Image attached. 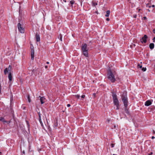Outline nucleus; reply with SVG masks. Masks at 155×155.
Masks as SVG:
<instances>
[{
    "mask_svg": "<svg viewBox=\"0 0 155 155\" xmlns=\"http://www.w3.org/2000/svg\"><path fill=\"white\" fill-rule=\"evenodd\" d=\"M115 74L116 72L114 70L110 68L108 70L107 78L112 82H114L116 81L115 77Z\"/></svg>",
    "mask_w": 155,
    "mask_h": 155,
    "instance_id": "nucleus-1",
    "label": "nucleus"
},
{
    "mask_svg": "<svg viewBox=\"0 0 155 155\" xmlns=\"http://www.w3.org/2000/svg\"><path fill=\"white\" fill-rule=\"evenodd\" d=\"M39 116V120L41 126L44 127V124L46 125L45 121H47V120L45 114L44 113L41 114L40 112H38Z\"/></svg>",
    "mask_w": 155,
    "mask_h": 155,
    "instance_id": "nucleus-2",
    "label": "nucleus"
},
{
    "mask_svg": "<svg viewBox=\"0 0 155 155\" xmlns=\"http://www.w3.org/2000/svg\"><path fill=\"white\" fill-rule=\"evenodd\" d=\"M113 97L114 104L116 107V109L117 110H118L119 109L120 104L117 96L116 94H114L113 95Z\"/></svg>",
    "mask_w": 155,
    "mask_h": 155,
    "instance_id": "nucleus-3",
    "label": "nucleus"
},
{
    "mask_svg": "<svg viewBox=\"0 0 155 155\" xmlns=\"http://www.w3.org/2000/svg\"><path fill=\"white\" fill-rule=\"evenodd\" d=\"M31 58L32 60H33L34 57L35 51L34 50V48L32 45H31Z\"/></svg>",
    "mask_w": 155,
    "mask_h": 155,
    "instance_id": "nucleus-4",
    "label": "nucleus"
},
{
    "mask_svg": "<svg viewBox=\"0 0 155 155\" xmlns=\"http://www.w3.org/2000/svg\"><path fill=\"white\" fill-rule=\"evenodd\" d=\"M122 100L124 103V106L127 107L128 105V101L127 97H125L122 98Z\"/></svg>",
    "mask_w": 155,
    "mask_h": 155,
    "instance_id": "nucleus-5",
    "label": "nucleus"
},
{
    "mask_svg": "<svg viewBox=\"0 0 155 155\" xmlns=\"http://www.w3.org/2000/svg\"><path fill=\"white\" fill-rule=\"evenodd\" d=\"M18 29L21 33H24V28L21 25L20 23H18Z\"/></svg>",
    "mask_w": 155,
    "mask_h": 155,
    "instance_id": "nucleus-6",
    "label": "nucleus"
},
{
    "mask_svg": "<svg viewBox=\"0 0 155 155\" xmlns=\"http://www.w3.org/2000/svg\"><path fill=\"white\" fill-rule=\"evenodd\" d=\"M81 48L82 51H88V49L87 48V45L85 44H83L81 47Z\"/></svg>",
    "mask_w": 155,
    "mask_h": 155,
    "instance_id": "nucleus-7",
    "label": "nucleus"
},
{
    "mask_svg": "<svg viewBox=\"0 0 155 155\" xmlns=\"http://www.w3.org/2000/svg\"><path fill=\"white\" fill-rule=\"evenodd\" d=\"M12 70V67L11 65H9L8 68H6L4 70L5 74L6 75L8 72H11Z\"/></svg>",
    "mask_w": 155,
    "mask_h": 155,
    "instance_id": "nucleus-8",
    "label": "nucleus"
},
{
    "mask_svg": "<svg viewBox=\"0 0 155 155\" xmlns=\"http://www.w3.org/2000/svg\"><path fill=\"white\" fill-rule=\"evenodd\" d=\"M147 36L146 35H145L143 37L142 39L140 40L141 42L142 43H146L147 42Z\"/></svg>",
    "mask_w": 155,
    "mask_h": 155,
    "instance_id": "nucleus-9",
    "label": "nucleus"
},
{
    "mask_svg": "<svg viewBox=\"0 0 155 155\" xmlns=\"http://www.w3.org/2000/svg\"><path fill=\"white\" fill-rule=\"evenodd\" d=\"M0 120L4 124L7 123V124H9L10 123V121H6L4 118L2 117H0Z\"/></svg>",
    "mask_w": 155,
    "mask_h": 155,
    "instance_id": "nucleus-10",
    "label": "nucleus"
},
{
    "mask_svg": "<svg viewBox=\"0 0 155 155\" xmlns=\"http://www.w3.org/2000/svg\"><path fill=\"white\" fill-rule=\"evenodd\" d=\"M152 104V102L150 100H148L147 101L145 104V105L146 106H149L150 105Z\"/></svg>",
    "mask_w": 155,
    "mask_h": 155,
    "instance_id": "nucleus-11",
    "label": "nucleus"
},
{
    "mask_svg": "<svg viewBox=\"0 0 155 155\" xmlns=\"http://www.w3.org/2000/svg\"><path fill=\"white\" fill-rule=\"evenodd\" d=\"M8 78L9 81H11L12 80V76L11 72H9L8 73Z\"/></svg>",
    "mask_w": 155,
    "mask_h": 155,
    "instance_id": "nucleus-12",
    "label": "nucleus"
},
{
    "mask_svg": "<svg viewBox=\"0 0 155 155\" xmlns=\"http://www.w3.org/2000/svg\"><path fill=\"white\" fill-rule=\"evenodd\" d=\"M45 98L44 97H41L40 100L41 104H43L45 103Z\"/></svg>",
    "mask_w": 155,
    "mask_h": 155,
    "instance_id": "nucleus-13",
    "label": "nucleus"
},
{
    "mask_svg": "<svg viewBox=\"0 0 155 155\" xmlns=\"http://www.w3.org/2000/svg\"><path fill=\"white\" fill-rule=\"evenodd\" d=\"M88 51H82L85 57H88Z\"/></svg>",
    "mask_w": 155,
    "mask_h": 155,
    "instance_id": "nucleus-14",
    "label": "nucleus"
},
{
    "mask_svg": "<svg viewBox=\"0 0 155 155\" xmlns=\"http://www.w3.org/2000/svg\"><path fill=\"white\" fill-rule=\"evenodd\" d=\"M36 40L37 41H39L40 40V36L36 34Z\"/></svg>",
    "mask_w": 155,
    "mask_h": 155,
    "instance_id": "nucleus-15",
    "label": "nucleus"
},
{
    "mask_svg": "<svg viewBox=\"0 0 155 155\" xmlns=\"http://www.w3.org/2000/svg\"><path fill=\"white\" fill-rule=\"evenodd\" d=\"M106 14L105 15L106 17H108L110 15V11L109 10H107L106 12Z\"/></svg>",
    "mask_w": 155,
    "mask_h": 155,
    "instance_id": "nucleus-16",
    "label": "nucleus"
},
{
    "mask_svg": "<svg viewBox=\"0 0 155 155\" xmlns=\"http://www.w3.org/2000/svg\"><path fill=\"white\" fill-rule=\"evenodd\" d=\"M149 47L150 49H153L154 47V44L153 43H150L149 45Z\"/></svg>",
    "mask_w": 155,
    "mask_h": 155,
    "instance_id": "nucleus-17",
    "label": "nucleus"
},
{
    "mask_svg": "<svg viewBox=\"0 0 155 155\" xmlns=\"http://www.w3.org/2000/svg\"><path fill=\"white\" fill-rule=\"evenodd\" d=\"M92 5L94 6H95L96 5H97V3H95L94 2H92Z\"/></svg>",
    "mask_w": 155,
    "mask_h": 155,
    "instance_id": "nucleus-18",
    "label": "nucleus"
},
{
    "mask_svg": "<svg viewBox=\"0 0 155 155\" xmlns=\"http://www.w3.org/2000/svg\"><path fill=\"white\" fill-rule=\"evenodd\" d=\"M27 97L28 99V101L30 103L31 102V99L30 98V96L29 95H28L27 96Z\"/></svg>",
    "mask_w": 155,
    "mask_h": 155,
    "instance_id": "nucleus-19",
    "label": "nucleus"
},
{
    "mask_svg": "<svg viewBox=\"0 0 155 155\" xmlns=\"http://www.w3.org/2000/svg\"><path fill=\"white\" fill-rule=\"evenodd\" d=\"M70 3L71 5H73L74 3V0H72L70 2Z\"/></svg>",
    "mask_w": 155,
    "mask_h": 155,
    "instance_id": "nucleus-20",
    "label": "nucleus"
},
{
    "mask_svg": "<svg viewBox=\"0 0 155 155\" xmlns=\"http://www.w3.org/2000/svg\"><path fill=\"white\" fill-rule=\"evenodd\" d=\"M147 7H148L149 8H150L151 7L150 5V4L149 3L147 4Z\"/></svg>",
    "mask_w": 155,
    "mask_h": 155,
    "instance_id": "nucleus-21",
    "label": "nucleus"
},
{
    "mask_svg": "<svg viewBox=\"0 0 155 155\" xmlns=\"http://www.w3.org/2000/svg\"><path fill=\"white\" fill-rule=\"evenodd\" d=\"M142 70L143 71H146V68H142Z\"/></svg>",
    "mask_w": 155,
    "mask_h": 155,
    "instance_id": "nucleus-22",
    "label": "nucleus"
},
{
    "mask_svg": "<svg viewBox=\"0 0 155 155\" xmlns=\"http://www.w3.org/2000/svg\"><path fill=\"white\" fill-rule=\"evenodd\" d=\"M75 97H77L78 99H79L80 97V96L78 95H75Z\"/></svg>",
    "mask_w": 155,
    "mask_h": 155,
    "instance_id": "nucleus-23",
    "label": "nucleus"
},
{
    "mask_svg": "<svg viewBox=\"0 0 155 155\" xmlns=\"http://www.w3.org/2000/svg\"><path fill=\"white\" fill-rule=\"evenodd\" d=\"M110 121V119H108L107 120V121L108 123H109Z\"/></svg>",
    "mask_w": 155,
    "mask_h": 155,
    "instance_id": "nucleus-24",
    "label": "nucleus"
},
{
    "mask_svg": "<svg viewBox=\"0 0 155 155\" xmlns=\"http://www.w3.org/2000/svg\"><path fill=\"white\" fill-rule=\"evenodd\" d=\"M85 95H82L81 96V97L83 98H84L85 97Z\"/></svg>",
    "mask_w": 155,
    "mask_h": 155,
    "instance_id": "nucleus-25",
    "label": "nucleus"
},
{
    "mask_svg": "<svg viewBox=\"0 0 155 155\" xmlns=\"http://www.w3.org/2000/svg\"><path fill=\"white\" fill-rule=\"evenodd\" d=\"M111 146L112 147H114V144H113V143H112L111 144Z\"/></svg>",
    "mask_w": 155,
    "mask_h": 155,
    "instance_id": "nucleus-26",
    "label": "nucleus"
},
{
    "mask_svg": "<svg viewBox=\"0 0 155 155\" xmlns=\"http://www.w3.org/2000/svg\"><path fill=\"white\" fill-rule=\"evenodd\" d=\"M60 40L61 41H62V37L61 35L60 36Z\"/></svg>",
    "mask_w": 155,
    "mask_h": 155,
    "instance_id": "nucleus-27",
    "label": "nucleus"
},
{
    "mask_svg": "<svg viewBox=\"0 0 155 155\" xmlns=\"http://www.w3.org/2000/svg\"><path fill=\"white\" fill-rule=\"evenodd\" d=\"M138 66L139 67V68H142V65H138Z\"/></svg>",
    "mask_w": 155,
    "mask_h": 155,
    "instance_id": "nucleus-28",
    "label": "nucleus"
},
{
    "mask_svg": "<svg viewBox=\"0 0 155 155\" xmlns=\"http://www.w3.org/2000/svg\"><path fill=\"white\" fill-rule=\"evenodd\" d=\"M106 20L107 21H109L110 20V19L108 18H106Z\"/></svg>",
    "mask_w": 155,
    "mask_h": 155,
    "instance_id": "nucleus-29",
    "label": "nucleus"
},
{
    "mask_svg": "<svg viewBox=\"0 0 155 155\" xmlns=\"http://www.w3.org/2000/svg\"><path fill=\"white\" fill-rule=\"evenodd\" d=\"M93 95L94 97H95V96H96V94H95V93H94V94H93Z\"/></svg>",
    "mask_w": 155,
    "mask_h": 155,
    "instance_id": "nucleus-30",
    "label": "nucleus"
},
{
    "mask_svg": "<svg viewBox=\"0 0 155 155\" xmlns=\"http://www.w3.org/2000/svg\"><path fill=\"white\" fill-rule=\"evenodd\" d=\"M117 125H115L114 126V127L115 128H117Z\"/></svg>",
    "mask_w": 155,
    "mask_h": 155,
    "instance_id": "nucleus-31",
    "label": "nucleus"
},
{
    "mask_svg": "<svg viewBox=\"0 0 155 155\" xmlns=\"http://www.w3.org/2000/svg\"><path fill=\"white\" fill-rule=\"evenodd\" d=\"M70 106H71V105L70 104H67V106L68 107H70Z\"/></svg>",
    "mask_w": 155,
    "mask_h": 155,
    "instance_id": "nucleus-32",
    "label": "nucleus"
},
{
    "mask_svg": "<svg viewBox=\"0 0 155 155\" xmlns=\"http://www.w3.org/2000/svg\"><path fill=\"white\" fill-rule=\"evenodd\" d=\"M153 154L152 152H151L149 154V155H152Z\"/></svg>",
    "mask_w": 155,
    "mask_h": 155,
    "instance_id": "nucleus-33",
    "label": "nucleus"
},
{
    "mask_svg": "<svg viewBox=\"0 0 155 155\" xmlns=\"http://www.w3.org/2000/svg\"><path fill=\"white\" fill-rule=\"evenodd\" d=\"M153 32L155 34V28L153 30Z\"/></svg>",
    "mask_w": 155,
    "mask_h": 155,
    "instance_id": "nucleus-34",
    "label": "nucleus"
},
{
    "mask_svg": "<svg viewBox=\"0 0 155 155\" xmlns=\"http://www.w3.org/2000/svg\"><path fill=\"white\" fill-rule=\"evenodd\" d=\"M55 126L56 127H57V126H58V123H57V122L56 124H55Z\"/></svg>",
    "mask_w": 155,
    "mask_h": 155,
    "instance_id": "nucleus-35",
    "label": "nucleus"
},
{
    "mask_svg": "<svg viewBox=\"0 0 155 155\" xmlns=\"http://www.w3.org/2000/svg\"><path fill=\"white\" fill-rule=\"evenodd\" d=\"M136 16H137V15H135L134 16V18H136Z\"/></svg>",
    "mask_w": 155,
    "mask_h": 155,
    "instance_id": "nucleus-36",
    "label": "nucleus"
},
{
    "mask_svg": "<svg viewBox=\"0 0 155 155\" xmlns=\"http://www.w3.org/2000/svg\"><path fill=\"white\" fill-rule=\"evenodd\" d=\"M154 138H155V137H154V136H152V139H154Z\"/></svg>",
    "mask_w": 155,
    "mask_h": 155,
    "instance_id": "nucleus-37",
    "label": "nucleus"
},
{
    "mask_svg": "<svg viewBox=\"0 0 155 155\" xmlns=\"http://www.w3.org/2000/svg\"><path fill=\"white\" fill-rule=\"evenodd\" d=\"M143 18V19H146V17H144Z\"/></svg>",
    "mask_w": 155,
    "mask_h": 155,
    "instance_id": "nucleus-38",
    "label": "nucleus"
},
{
    "mask_svg": "<svg viewBox=\"0 0 155 155\" xmlns=\"http://www.w3.org/2000/svg\"><path fill=\"white\" fill-rule=\"evenodd\" d=\"M95 13L97 14H98V12L97 11H96L95 12Z\"/></svg>",
    "mask_w": 155,
    "mask_h": 155,
    "instance_id": "nucleus-39",
    "label": "nucleus"
},
{
    "mask_svg": "<svg viewBox=\"0 0 155 155\" xmlns=\"http://www.w3.org/2000/svg\"><path fill=\"white\" fill-rule=\"evenodd\" d=\"M152 6L153 7H154L155 6L154 5H153Z\"/></svg>",
    "mask_w": 155,
    "mask_h": 155,
    "instance_id": "nucleus-40",
    "label": "nucleus"
},
{
    "mask_svg": "<svg viewBox=\"0 0 155 155\" xmlns=\"http://www.w3.org/2000/svg\"><path fill=\"white\" fill-rule=\"evenodd\" d=\"M47 67H48V66H45V68H47Z\"/></svg>",
    "mask_w": 155,
    "mask_h": 155,
    "instance_id": "nucleus-41",
    "label": "nucleus"
},
{
    "mask_svg": "<svg viewBox=\"0 0 155 155\" xmlns=\"http://www.w3.org/2000/svg\"><path fill=\"white\" fill-rule=\"evenodd\" d=\"M153 40H154V41L155 40V37H154Z\"/></svg>",
    "mask_w": 155,
    "mask_h": 155,
    "instance_id": "nucleus-42",
    "label": "nucleus"
},
{
    "mask_svg": "<svg viewBox=\"0 0 155 155\" xmlns=\"http://www.w3.org/2000/svg\"><path fill=\"white\" fill-rule=\"evenodd\" d=\"M2 154V152H0V155H1Z\"/></svg>",
    "mask_w": 155,
    "mask_h": 155,
    "instance_id": "nucleus-43",
    "label": "nucleus"
},
{
    "mask_svg": "<svg viewBox=\"0 0 155 155\" xmlns=\"http://www.w3.org/2000/svg\"><path fill=\"white\" fill-rule=\"evenodd\" d=\"M47 64H49V62H47Z\"/></svg>",
    "mask_w": 155,
    "mask_h": 155,
    "instance_id": "nucleus-44",
    "label": "nucleus"
},
{
    "mask_svg": "<svg viewBox=\"0 0 155 155\" xmlns=\"http://www.w3.org/2000/svg\"><path fill=\"white\" fill-rule=\"evenodd\" d=\"M148 11L149 12H150V10H149V9H148Z\"/></svg>",
    "mask_w": 155,
    "mask_h": 155,
    "instance_id": "nucleus-45",
    "label": "nucleus"
},
{
    "mask_svg": "<svg viewBox=\"0 0 155 155\" xmlns=\"http://www.w3.org/2000/svg\"><path fill=\"white\" fill-rule=\"evenodd\" d=\"M64 1L65 2H66V1L65 0V1H64Z\"/></svg>",
    "mask_w": 155,
    "mask_h": 155,
    "instance_id": "nucleus-46",
    "label": "nucleus"
},
{
    "mask_svg": "<svg viewBox=\"0 0 155 155\" xmlns=\"http://www.w3.org/2000/svg\"><path fill=\"white\" fill-rule=\"evenodd\" d=\"M134 46H135V44H134Z\"/></svg>",
    "mask_w": 155,
    "mask_h": 155,
    "instance_id": "nucleus-47",
    "label": "nucleus"
},
{
    "mask_svg": "<svg viewBox=\"0 0 155 155\" xmlns=\"http://www.w3.org/2000/svg\"><path fill=\"white\" fill-rule=\"evenodd\" d=\"M140 9H139V11H140Z\"/></svg>",
    "mask_w": 155,
    "mask_h": 155,
    "instance_id": "nucleus-48",
    "label": "nucleus"
}]
</instances>
